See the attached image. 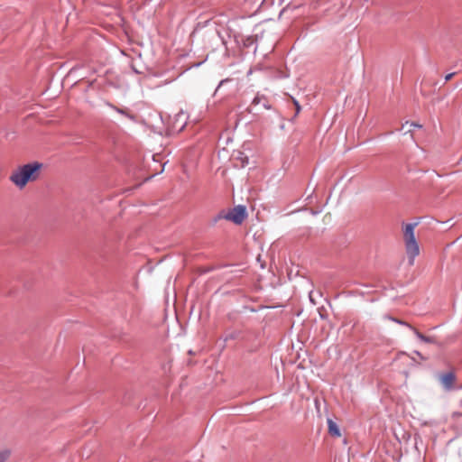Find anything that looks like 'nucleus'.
<instances>
[{"label":"nucleus","instance_id":"nucleus-7","mask_svg":"<svg viewBox=\"0 0 462 462\" xmlns=\"http://www.w3.org/2000/svg\"><path fill=\"white\" fill-rule=\"evenodd\" d=\"M11 456V450L9 448L0 449V462H5Z\"/></svg>","mask_w":462,"mask_h":462},{"label":"nucleus","instance_id":"nucleus-5","mask_svg":"<svg viewBox=\"0 0 462 462\" xmlns=\"http://www.w3.org/2000/svg\"><path fill=\"white\" fill-rule=\"evenodd\" d=\"M393 321L399 323V324H402V325H404V326H407L408 328H410L413 332L414 334L423 342L425 343H431V344H434L436 343V340H435V337H426L424 336L422 333H420L417 328H415L414 327H412L411 325L406 323L405 321H402V320H399L397 319H393Z\"/></svg>","mask_w":462,"mask_h":462},{"label":"nucleus","instance_id":"nucleus-15","mask_svg":"<svg viewBox=\"0 0 462 462\" xmlns=\"http://www.w3.org/2000/svg\"><path fill=\"white\" fill-rule=\"evenodd\" d=\"M460 404H461V406H462V399H461Z\"/></svg>","mask_w":462,"mask_h":462},{"label":"nucleus","instance_id":"nucleus-9","mask_svg":"<svg viewBox=\"0 0 462 462\" xmlns=\"http://www.w3.org/2000/svg\"><path fill=\"white\" fill-rule=\"evenodd\" d=\"M292 101H293V104H294L295 108H296V113L299 114L300 111V106L299 102L296 99L293 98Z\"/></svg>","mask_w":462,"mask_h":462},{"label":"nucleus","instance_id":"nucleus-1","mask_svg":"<svg viewBox=\"0 0 462 462\" xmlns=\"http://www.w3.org/2000/svg\"><path fill=\"white\" fill-rule=\"evenodd\" d=\"M43 164L39 162H30L17 167L10 175V180L20 189L29 182L39 179Z\"/></svg>","mask_w":462,"mask_h":462},{"label":"nucleus","instance_id":"nucleus-11","mask_svg":"<svg viewBox=\"0 0 462 462\" xmlns=\"http://www.w3.org/2000/svg\"><path fill=\"white\" fill-rule=\"evenodd\" d=\"M118 113L122 114V115H126L125 111L121 109V108H116V107H114Z\"/></svg>","mask_w":462,"mask_h":462},{"label":"nucleus","instance_id":"nucleus-4","mask_svg":"<svg viewBox=\"0 0 462 462\" xmlns=\"http://www.w3.org/2000/svg\"><path fill=\"white\" fill-rule=\"evenodd\" d=\"M439 379V382L441 383V384L443 385V387L446 390L449 391L453 388V385L456 381V375L453 372H448V373L440 374Z\"/></svg>","mask_w":462,"mask_h":462},{"label":"nucleus","instance_id":"nucleus-3","mask_svg":"<svg viewBox=\"0 0 462 462\" xmlns=\"http://www.w3.org/2000/svg\"><path fill=\"white\" fill-rule=\"evenodd\" d=\"M247 214L245 206H236L232 208L226 215L224 216V218L226 220L232 221L236 225H240L245 219Z\"/></svg>","mask_w":462,"mask_h":462},{"label":"nucleus","instance_id":"nucleus-8","mask_svg":"<svg viewBox=\"0 0 462 462\" xmlns=\"http://www.w3.org/2000/svg\"><path fill=\"white\" fill-rule=\"evenodd\" d=\"M461 416H462V411H454L451 414V418L454 419V420H456V419H457V418H459Z\"/></svg>","mask_w":462,"mask_h":462},{"label":"nucleus","instance_id":"nucleus-12","mask_svg":"<svg viewBox=\"0 0 462 462\" xmlns=\"http://www.w3.org/2000/svg\"><path fill=\"white\" fill-rule=\"evenodd\" d=\"M410 126H414V127H419V128H420V127H421V125H419V124H417V123H411V124H410Z\"/></svg>","mask_w":462,"mask_h":462},{"label":"nucleus","instance_id":"nucleus-2","mask_svg":"<svg viewBox=\"0 0 462 462\" xmlns=\"http://www.w3.org/2000/svg\"><path fill=\"white\" fill-rule=\"evenodd\" d=\"M416 226L417 223L405 224L402 226L405 251L411 266L414 264L415 258L420 254L419 243L414 234Z\"/></svg>","mask_w":462,"mask_h":462},{"label":"nucleus","instance_id":"nucleus-13","mask_svg":"<svg viewBox=\"0 0 462 462\" xmlns=\"http://www.w3.org/2000/svg\"><path fill=\"white\" fill-rule=\"evenodd\" d=\"M410 125V123H409L408 121H407V122H405V124H403V125H402V129H407V126H406V125Z\"/></svg>","mask_w":462,"mask_h":462},{"label":"nucleus","instance_id":"nucleus-14","mask_svg":"<svg viewBox=\"0 0 462 462\" xmlns=\"http://www.w3.org/2000/svg\"><path fill=\"white\" fill-rule=\"evenodd\" d=\"M415 353H416V355H418L421 359H425V358L420 355V352H415Z\"/></svg>","mask_w":462,"mask_h":462},{"label":"nucleus","instance_id":"nucleus-10","mask_svg":"<svg viewBox=\"0 0 462 462\" xmlns=\"http://www.w3.org/2000/svg\"><path fill=\"white\" fill-rule=\"evenodd\" d=\"M454 76H455V72L447 74L445 77L446 81L450 80Z\"/></svg>","mask_w":462,"mask_h":462},{"label":"nucleus","instance_id":"nucleus-6","mask_svg":"<svg viewBox=\"0 0 462 462\" xmlns=\"http://www.w3.org/2000/svg\"><path fill=\"white\" fill-rule=\"evenodd\" d=\"M328 433L332 436V437H340L341 436V432H340V430L338 428V426L337 425V423L335 421H333L331 419H328Z\"/></svg>","mask_w":462,"mask_h":462}]
</instances>
